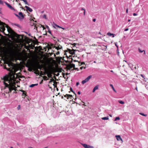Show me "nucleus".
<instances>
[{
    "label": "nucleus",
    "instance_id": "obj_1",
    "mask_svg": "<svg viewBox=\"0 0 148 148\" xmlns=\"http://www.w3.org/2000/svg\"><path fill=\"white\" fill-rule=\"evenodd\" d=\"M3 79L4 81H7L9 83V84H8L7 83H4L5 87L8 88V89L9 91L8 92V93L11 92L12 90H14L15 86L12 84H10V81L9 80L8 78H7L6 77H3Z\"/></svg>",
    "mask_w": 148,
    "mask_h": 148
},
{
    "label": "nucleus",
    "instance_id": "obj_2",
    "mask_svg": "<svg viewBox=\"0 0 148 148\" xmlns=\"http://www.w3.org/2000/svg\"><path fill=\"white\" fill-rule=\"evenodd\" d=\"M7 31L12 36H14L15 35V32L9 26H7Z\"/></svg>",
    "mask_w": 148,
    "mask_h": 148
},
{
    "label": "nucleus",
    "instance_id": "obj_3",
    "mask_svg": "<svg viewBox=\"0 0 148 148\" xmlns=\"http://www.w3.org/2000/svg\"><path fill=\"white\" fill-rule=\"evenodd\" d=\"M92 77V76L91 75H89L86 79L82 81V83L84 84L86 82H88Z\"/></svg>",
    "mask_w": 148,
    "mask_h": 148
},
{
    "label": "nucleus",
    "instance_id": "obj_4",
    "mask_svg": "<svg viewBox=\"0 0 148 148\" xmlns=\"http://www.w3.org/2000/svg\"><path fill=\"white\" fill-rule=\"evenodd\" d=\"M5 4L6 5L8 6V8H9L10 9H11V10H13L15 11V9L14 8L12 7L11 5H10L9 4L7 3V2H5Z\"/></svg>",
    "mask_w": 148,
    "mask_h": 148
},
{
    "label": "nucleus",
    "instance_id": "obj_5",
    "mask_svg": "<svg viewBox=\"0 0 148 148\" xmlns=\"http://www.w3.org/2000/svg\"><path fill=\"white\" fill-rule=\"evenodd\" d=\"M82 145L84 148H94V147L93 146L87 145L86 144H83Z\"/></svg>",
    "mask_w": 148,
    "mask_h": 148
},
{
    "label": "nucleus",
    "instance_id": "obj_6",
    "mask_svg": "<svg viewBox=\"0 0 148 148\" xmlns=\"http://www.w3.org/2000/svg\"><path fill=\"white\" fill-rule=\"evenodd\" d=\"M116 139L118 141H121V143H122L123 142V140L120 135H116L115 136Z\"/></svg>",
    "mask_w": 148,
    "mask_h": 148
},
{
    "label": "nucleus",
    "instance_id": "obj_7",
    "mask_svg": "<svg viewBox=\"0 0 148 148\" xmlns=\"http://www.w3.org/2000/svg\"><path fill=\"white\" fill-rule=\"evenodd\" d=\"M18 15L20 18H19L20 20H22L24 18V16L23 15L22 12H19L18 13Z\"/></svg>",
    "mask_w": 148,
    "mask_h": 148
},
{
    "label": "nucleus",
    "instance_id": "obj_8",
    "mask_svg": "<svg viewBox=\"0 0 148 148\" xmlns=\"http://www.w3.org/2000/svg\"><path fill=\"white\" fill-rule=\"evenodd\" d=\"M25 8L27 9V10L29 11V12H32L33 11L32 9V8L27 6H25Z\"/></svg>",
    "mask_w": 148,
    "mask_h": 148
},
{
    "label": "nucleus",
    "instance_id": "obj_9",
    "mask_svg": "<svg viewBox=\"0 0 148 148\" xmlns=\"http://www.w3.org/2000/svg\"><path fill=\"white\" fill-rule=\"evenodd\" d=\"M98 87H99V85H97L95 86L92 90V92H94L96 90L98 89Z\"/></svg>",
    "mask_w": 148,
    "mask_h": 148
},
{
    "label": "nucleus",
    "instance_id": "obj_10",
    "mask_svg": "<svg viewBox=\"0 0 148 148\" xmlns=\"http://www.w3.org/2000/svg\"><path fill=\"white\" fill-rule=\"evenodd\" d=\"M54 48H55L56 49H57V50H58L62 49V47L61 46L59 45L58 47H54Z\"/></svg>",
    "mask_w": 148,
    "mask_h": 148
},
{
    "label": "nucleus",
    "instance_id": "obj_11",
    "mask_svg": "<svg viewBox=\"0 0 148 148\" xmlns=\"http://www.w3.org/2000/svg\"><path fill=\"white\" fill-rule=\"evenodd\" d=\"M107 35H108L109 36H112V37L113 38L114 36V35L113 34H112L111 33H110V32H108L107 33Z\"/></svg>",
    "mask_w": 148,
    "mask_h": 148
},
{
    "label": "nucleus",
    "instance_id": "obj_12",
    "mask_svg": "<svg viewBox=\"0 0 148 148\" xmlns=\"http://www.w3.org/2000/svg\"><path fill=\"white\" fill-rule=\"evenodd\" d=\"M67 96V99H69V98L70 97H73V96L72 95H69V94H66V95L64 96L65 97H66Z\"/></svg>",
    "mask_w": 148,
    "mask_h": 148
},
{
    "label": "nucleus",
    "instance_id": "obj_13",
    "mask_svg": "<svg viewBox=\"0 0 148 148\" xmlns=\"http://www.w3.org/2000/svg\"><path fill=\"white\" fill-rule=\"evenodd\" d=\"M138 50L139 52L140 53H142V52H144V54H145V52L144 50L142 51L140 48H138Z\"/></svg>",
    "mask_w": 148,
    "mask_h": 148
},
{
    "label": "nucleus",
    "instance_id": "obj_14",
    "mask_svg": "<svg viewBox=\"0 0 148 148\" xmlns=\"http://www.w3.org/2000/svg\"><path fill=\"white\" fill-rule=\"evenodd\" d=\"M110 86L112 88V89L115 92H116V90L114 88V86L112 84H110Z\"/></svg>",
    "mask_w": 148,
    "mask_h": 148
},
{
    "label": "nucleus",
    "instance_id": "obj_15",
    "mask_svg": "<svg viewBox=\"0 0 148 148\" xmlns=\"http://www.w3.org/2000/svg\"><path fill=\"white\" fill-rule=\"evenodd\" d=\"M38 85V84H32L31 85H30L29 86V87H33L35 86H37Z\"/></svg>",
    "mask_w": 148,
    "mask_h": 148
},
{
    "label": "nucleus",
    "instance_id": "obj_16",
    "mask_svg": "<svg viewBox=\"0 0 148 148\" xmlns=\"http://www.w3.org/2000/svg\"><path fill=\"white\" fill-rule=\"evenodd\" d=\"M12 25L13 26H17L18 27L20 28V25L18 24H17L16 23H13L12 24Z\"/></svg>",
    "mask_w": 148,
    "mask_h": 148
},
{
    "label": "nucleus",
    "instance_id": "obj_17",
    "mask_svg": "<svg viewBox=\"0 0 148 148\" xmlns=\"http://www.w3.org/2000/svg\"><path fill=\"white\" fill-rule=\"evenodd\" d=\"M101 119L102 120H107L109 118L108 116L107 117H102L101 118Z\"/></svg>",
    "mask_w": 148,
    "mask_h": 148
},
{
    "label": "nucleus",
    "instance_id": "obj_18",
    "mask_svg": "<svg viewBox=\"0 0 148 148\" xmlns=\"http://www.w3.org/2000/svg\"><path fill=\"white\" fill-rule=\"evenodd\" d=\"M4 69H6L8 71H9L10 72H11V70L10 68H6L5 66H4Z\"/></svg>",
    "mask_w": 148,
    "mask_h": 148
},
{
    "label": "nucleus",
    "instance_id": "obj_19",
    "mask_svg": "<svg viewBox=\"0 0 148 148\" xmlns=\"http://www.w3.org/2000/svg\"><path fill=\"white\" fill-rule=\"evenodd\" d=\"M46 27L48 29V32H49L51 35L52 36V35L51 33V31L49 30V27L48 26H46Z\"/></svg>",
    "mask_w": 148,
    "mask_h": 148
},
{
    "label": "nucleus",
    "instance_id": "obj_20",
    "mask_svg": "<svg viewBox=\"0 0 148 148\" xmlns=\"http://www.w3.org/2000/svg\"><path fill=\"white\" fill-rule=\"evenodd\" d=\"M118 102L120 103L121 104H123L124 103V101L120 100H119Z\"/></svg>",
    "mask_w": 148,
    "mask_h": 148
},
{
    "label": "nucleus",
    "instance_id": "obj_21",
    "mask_svg": "<svg viewBox=\"0 0 148 148\" xmlns=\"http://www.w3.org/2000/svg\"><path fill=\"white\" fill-rule=\"evenodd\" d=\"M139 114L141 115H142L143 116H147V114H145L143 113H139Z\"/></svg>",
    "mask_w": 148,
    "mask_h": 148
},
{
    "label": "nucleus",
    "instance_id": "obj_22",
    "mask_svg": "<svg viewBox=\"0 0 148 148\" xmlns=\"http://www.w3.org/2000/svg\"><path fill=\"white\" fill-rule=\"evenodd\" d=\"M31 23H30V25L31 26H33V25H34L35 24L34 23H32L33 21H34L33 20H32V21L31 20Z\"/></svg>",
    "mask_w": 148,
    "mask_h": 148
},
{
    "label": "nucleus",
    "instance_id": "obj_23",
    "mask_svg": "<svg viewBox=\"0 0 148 148\" xmlns=\"http://www.w3.org/2000/svg\"><path fill=\"white\" fill-rule=\"evenodd\" d=\"M120 118L119 117H116L115 119V120H114V121H116V120H119L120 119Z\"/></svg>",
    "mask_w": 148,
    "mask_h": 148
},
{
    "label": "nucleus",
    "instance_id": "obj_24",
    "mask_svg": "<svg viewBox=\"0 0 148 148\" xmlns=\"http://www.w3.org/2000/svg\"><path fill=\"white\" fill-rule=\"evenodd\" d=\"M21 91L22 92H23V96H24L25 97V96L26 95V94L24 92V91L23 90H21Z\"/></svg>",
    "mask_w": 148,
    "mask_h": 148
},
{
    "label": "nucleus",
    "instance_id": "obj_25",
    "mask_svg": "<svg viewBox=\"0 0 148 148\" xmlns=\"http://www.w3.org/2000/svg\"><path fill=\"white\" fill-rule=\"evenodd\" d=\"M70 90H71V91L72 92H73L74 93V94H75L76 95V94L75 93V92L73 91V89H72V88L71 87L70 88Z\"/></svg>",
    "mask_w": 148,
    "mask_h": 148
},
{
    "label": "nucleus",
    "instance_id": "obj_26",
    "mask_svg": "<svg viewBox=\"0 0 148 148\" xmlns=\"http://www.w3.org/2000/svg\"><path fill=\"white\" fill-rule=\"evenodd\" d=\"M71 68H72V67H75V64H71Z\"/></svg>",
    "mask_w": 148,
    "mask_h": 148
},
{
    "label": "nucleus",
    "instance_id": "obj_27",
    "mask_svg": "<svg viewBox=\"0 0 148 148\" xmlns=\"http://www.w3.org/2000/svg\"><path fill=\"white\" fill-rule=\"evenodd\" d=\"M17 17H18V18L19 19V18H20L19 17V15H18L17 14H14Z\"/></svg>",
    "mask_w": 148,
    "mask_h": 148
},
{
    "label": "nucleus",
    "instance_id": "obj_28",
    "mask_svg": "<svg viewBox=\"0 0 148 148\" xmlns=\"http://www.w3.org/2000/svg\"><path fill=\"white\" fill-rule=\"evenodd\" d=\"M3 4V2L2 0H0V4Z\"/></svg>",
    "mask_w": 148,
    "mask_h": 148
},
{
    "label": "nucleus",
    "instance_id": "obj_29",
    "mask_svg": "<svg viewBox=\"0 0 148 148\" xmlns=\"http://www.w3.org/2000/svg\"><path fill=\"white\" fill-rule=\"evenodd\" d=\"M53 25L55 26L56 27H57V25L54 22L53 23Z\"/></svg>",
    "mask_w": 148,
    "mask_h": 148
},
{
    "label": "nucleus",
    "instance_id": "obj_30",
    "mask_svg": "<svg viewBox=\"0 0 148 148\" xmlns=\"http://www.w3.org/2000/svg\"><path fill=\"white\" fill-rule=\"evenodd\" d=\"M133 15L134 16H136L137 15V14L135 13H134Z\"/></svg>",
    "mask_w": 148,
    "mask_h": 148
},
{
    "label": "nucleus",
    "instance_id": "obj_31",
    "mask_svg": "<svg viewBox=\"0 0 148 148\" xmlns=\"http://www.w3.org/2000/svg\"><path fill=\"white\" fill-rule=\"evenodd\" d=\"M45 80H47L48 79L47 78V77L46 76H45Z\"/></svg>",
    "mask_w": 148,
    "mask_h": 148
},
{
    "label": "nucleus",
    "instance_id": "obj_32",
    "mask_svg": "<svg viewBox=\"0 0 148 148\" xmlns=\"http://www.w3.org/2000/svg\"><path fill=\"white\" fill-rule=\"evenodd\" d=\"M43 18H45V19H46V16L45 15H44L43 16Z\"/></svg>",
    "mask_w": 148,
    "mask_h": 148
},
{
    "label": "nucleus",
    "instance_id": "obj_33",
    "mask_svg": "<svg viewBox=\"0 0 148 148\" xmlns=\"http://www.w3.org/2000/svg\"><path fill=\"white\" fill-rule=\"evenodd\" d=\"M79 84V82H77L76 83V86H78V85Z\"/></svg>",
    "mask_w": 148,
    "mask_h": 148
},
{
    "label": "nucleus",
    "instance_id": "obj_34",
    "mask_svg": "<svg viewBox=\"0 0 148 148\" xmlns=\"http://www.w3.org/2000/svg\"><path fill=\"white\" fill-rule=\"evenodd\" d=\"M129 29L128 28H126V29H125V30H124V31H128Z\"/></svg>",
    "mask_w": 148,
    "mask_h": 148
},
{
    "label": "nucleus",
    "instance_id": "obj_35",
    "mask_svg": "<svg viewBox=\"0 0 148 148\" xmlns=\"http://www.w3.org/2000/svg\"><path fill=\"white\" fill-rule=\"evenodd\" d=\"M115 46H116V47H117V48H118V46L117 45V43H116L115 42Z\"/></svg>",
    "mask_w": 148,
    "mask_h": 148
},
{
    "label": "nucleus",
    "instance_id": "obj_36",
    "mask_svg": "<svg viewBox=\"0 0 148 148\" xmlns=\"http://www.w3.org/2000/svg\"><path fill=\"white\" fill-rule=\"evenodd\" d=\"M60 52L59 51H58L57 53H56V54L57 55H59L60 54Z\"/></svg>",
    "mask_w": 148,
    "mask_h": 148
},
{
    "label": "nucleus",
    "instance_id": "obj_37",
    "mask_svg": "<svg viewBox=\"0 0 148 148\" xmlns=\"http://www.w3.org/2000/svg\"><path fill=\"white\" fill-rule=\"evenodd\" d=\"M57 27H58L60 28H62V27H60V26H59V25H57Z\"/></svg>",
    "mask_w": 148,
    "mask_h": 148
},
{
    "label": "nucleus",
    "instance_id": "obj_38",
    "mask_svg": "<svg viewBox=\"0 0 148 148\" xmlns=\"http://www.w3.org/2000/svg\"><path fill=\"white\" fill-rule=\"evenodd\" d=\"M128 9L127 8V9L126 10V12L127 13H128Z\"/></svg>",
    "mask_w": 148,
    "mask_h": 148
},
{
    "label": "nucleus",
    "instance_id": "obj_39",
    "mask_svg": "<svg viewBox=\"0 0 148 148\" xmlns=\"http://www.w3.org/2000/svg\"><path fill=\"white\" fill-rule=\"evenodd\" d=\"M17 108H18V110H19L20 109V105L18 106V107H17Z\"/></svg>",
    "mask_w": 148,
    "mask_h": 148
},
{
    "label": "nucleus",
    "instance_id": "obj_40",
    "mask_svg": "<svg viewBox=\"0 0 148 148\" xmlns=\"http://www.w3.org/2000/svg\"><path fill=\"white\" fill-rule=\"evenodd\" d=\"M84 15H85V10H84Z\"/></svg>",
    "mask_w": 148,
    "mask_h": 148
},
{
    "label": "nucleus",
    "instance_id": "obj_41",
    "mask_svg": "<svg viewBox=\"0 0 148 148\" xmlns=\"http://www.w3.org/2000/svg\"><path fill=\"white\" fill-rule=\"evenodd\" d=\"M96 21V19H93V21L94 22H95Z\"/></svg>",
    "mask_w": 148,
    "mask_h": 148
},
{
    "label": "nucleus",
    "instance_id": "obj_42",
    "mask_svg": "<svg viewBox=\"0 0 148 148\" xmlns=\"http://www.w3.org/2000/svg\"><path fill=\"white\" fill-rule=\"evenodd\" d=\"M78 94L79 95H80V91H78Z\"/></svg>",
    "mask_w": 148,
    "mask_h": 148
},
{
    "label": "nucleus",
    "instance_id": "obj_43",
    "mask_svg": "<svg viewBox=\"0 0 148 148\" xmlns=\"http://www.w3.org/2000/svg\"><path fill=\"white\" fill-rule=\"evenodd\" d=\"M81 10H84H84H85L84 8H82L81 9Z\"/></svg>",
    "mask_w": 148,
    "mask_h": 148
},
{
    "label": "nucleus",
    "instance_id": "obj_44",
    "mask_svg": "<svg viewBox=\"0 0 148 148\" xmlns=\"http://www.w3.org/2000/svg\"><path fill=\"white\" fill-rule=\"evenodd\" d=\"M7 64H8V66H10V65H10V64H9V63H7Z\"/></svg>",
    "mask_w": 148,
    "mask_h": 148
},
{
    "label": "nucleus",
    "instance_id": "obj_45",
    "mask_svg": "<svg viewBox=\"0 0 148 148\" xmlns=\"http://www.w3.org/2000/svg\"><path fill=\"white\" fill-rule=\"evenodd\" d=\"M141 76L143 78H144V76L143 75H141Z\"/></svg>",
    "mask_w": 148,
    "mask_h": 148
},
{
    "label": "nucleus",
    "instance_id": "obj_46",
    "mask_svg": "<svg viewBox=\"0 0 148 148\" xmlns=\"http://www.w3.org/2000/svg\"><path fill=\"white\" fill-rule=\"evenodd\" d=\"M135 89L137 91L138 90H137V87H136L135 88Z\"/></svg>",
    "mask_w": 148,
    "mask_h": 148
},
{
    "label": "nucleus",
    "instance_id": "obj_47",
    "mask_svg": "<svg viewBox=\"0 0 148 148\" xmlns=\"http://www.w3.org/2000/svg\"><path fill=\"white\" fill-rule=\"evenodd\" d=\"M85 64V63L84 62H82V64Z\"/></svg>",
    "mask_w": 148,
    "mask_h": 148
},
{
    "label": "nucleus",
    "instance_id": "obj_48",
    "mask_svg": "<svg viewBox=\"0 0 148 148\" xmlns=\"http://www.w3.org/2000/svg\"><path fill=\"white\" fill-rule=\"evenodd\" d=\"M61 28L63 29L64 30L65 29V28H63V27H62V28Z\"/></svg>",
    "mask_w": 148,
    "mask_h": 148
},
{
    "label": "nucleus",
    "instance_id": "obj_49",
    "mask_svg": "<svg viewBox=\"0 0 148 148\" xmlns=\"http://www.w3.org/2000/svg\"><path fill=\"white\" fill-rule=\"evenodd\" d=\"M144 78V80L145 81H146V79L145 78Z\"/></svg>",
    "mask_w": 148,
    "mask_h": 148
},
{
    "label": "nucleus",
    "instance_id": "obj_50",
    "mask_svg": "<svg viewBox=\"0 0 148 148\" xmlns=\"http://www.w3.org/2000/svg\"><path fill=\"white\" fill-rule=\"evenodd\" d=\"M131 20L130 19H128V22H130V21Z\"/></svg>",
    "mask_w": 148,
    "mask_h": 148
},
{
    "label": "nucleus",
    "instance_id": "obj_51",
    "mask_svg": "<svg viewBox=\"0 0 148 148\" xmlns=\"http://www.w3.org/2000/svg\"><path fill=\"white\" fill-rule=\"evenodd\" d=\"M99 34H101V32H99Z\"/></svg>",
    "mask_w": 148,
    "mask_h": 148
},
{
    "label": "nucleus",
    "instance_id": "obj_52",
    "mask_svg": "<svg viewBox=\"0 0 148 148\" xmlns=\"http://www.w3.org/2000/svg\"><path fill=\"white\" fill-rule=\"evenodd\" d=\"M1 9L0 8V14L1 13Z\"/></svg>",
    "mask_w": 148,
    "mask_h": 148
},
{
    "label": "nucleus",
    "instance_id": "obj_53",
    "mask_svg": "<svg viewBox=\"0 0 148 148\" xmlns=\"http://www.w3.org/2000/svg\"><path fill=\"white\" fill-rule=\"evenodd\" d=\"M77 60H74V62H77Z\"/></svg>",
    "mask_w": 148,
    "mask_h": 148
},
{
    "label": "nucleus",
    "instance_id": "obj_54",
    "mask_svg": "<svg viewBox=\"0 0 148 148\" xmlns=\"http://www.w3.org/2000/svg\"><path fill=\"white\" fill-rule=\"evenodd\" d=\"M110 72H113V71L112 70H111L110 71Z\"/></svg>",
    "mask_w": 148,
    "mask_h": 148
},
{
    "label": "nucleus",
    "instance_id": "obj_55",
    "mask_svg": "<svg viewBox=\"0 0 148 148\" xmlns=\"http://www.w3.org/2000/svg\"><path fill=\"white\" fill-rule=\"evenodd\" d=\"M82 68H83V67H80V69H82Z\"/></svg>",
    "mask_w": 148,
    "mask_h": 148
},
{
    "label": "nucleus",
    "instance_id": "obj_56",
    "mask_svg": "<svg viewBox=\"0 0 148 148\" xmlns=\"http://www.w3.org/2000/svg\"><path fill=\"white\" fill-rule=\"evenodd\" d=\"M93 62L94 63H96V62L95 61H94Z\"/></svg>",
    "mask_w": 148,
    "mask_h": 148
},
{
    "label": "nucleus",
    "instance_id": "obj_57",
    "mask_svg": "<svg viewBox=\"0 0 148 148\" xmlns=\"http://www.w3.org/2000/svg\"><path fill=\"white\" fill-rule=\"evenodd\" d=\"M19 5H21V3H19Z\"/></svg>",
    "mask_w": 148,
    "mask_h": 148
},
{
    "label": "nucleus",
    "instance_id": "obj_58",
    "mask_svg": "<svg viewBox=\"0 0 148 148\" xmlns=\"http://www.w3.org/2000/svg\"><path fill=\"white\" fill-rule=\"evenodd\" d=\"M42 81L43 80H42V81L40 82V84H41V83L42 82Z\"/></svg>",
    "mask_w": 148,
    "mask_h": 148
},
{
    "label": "nucleus",
    "instance_id": "obj_59",
    "mask_svg": "<svg viewBox=\"0 0 148 148\" xmlns=\"http://www.w3.org/2000/svg\"><path fill=\"white\" fill-rule=\"evenodd\" d=\"M10 148H13L12 147H10Z\"/></svg>",
    "mask_w": 148,
    "mask_h": 148
},
{
    "label": "nucleus",
    "instance_id": "obj_60",
    "mask_svg": "<svg viewBox=\"0 0 148 148\" xmlns=\"http://www.w3.org/2000/svg\"><path fill=\"white\" fill-rule=\"evenodd\" d=\"M29 148H33V147H29Z\"/></svg>",
    "mask_w": 148,
    "mask_h": 148
},
{
    "label": "nucleus",
    "instance_id": "obj_61",
    "mask_svg": "<svg viewBox=\"0 0 148 148\" xmlns=\"http://www.w3.org/2000/svg\"><path fill=\"white\" fill-rule=\"evenodd\" d=\"M53 38H55V37L54 36H53Z\"/></svg>",
    "mask_w": 148,
    "mask_h": 148
},
{
    "label": "nucleus",
    "instance_id": "obj_62",
    "mask_svg": "<svg viewBox=\"0 0 148 148\" xmlns=\"http://www.w3.org/2000/svg\"><path fill=\"white\" fill-rule=\"evenodd\" d=\"M106 49L107 48V47L106 46Z\"/></svg>",
    "mask_w": 148,
    "mask_h": 148
},
{
    "label": "nucleus",
    "instance_id": "obj_63",
    "mask_svg": "<svg viewBox=\"0 0 148 148\" xmlns=\"http://www.w3.org/2000/svg\"><path fill=\"white\" fill-rule=\"evenodd\" d=\"M58 90V88H57V90Z\"/></svg>",
    "mask_w": 148,
    "mask_h": 148
},
{
    "label": "nucleus",
    "instance_id": "obj_64",
    "mask_svg": "<svg viewBox=\"0 0 148 148\" xmlns=\"http://www.w3.org/2000/svg\"><path fill=\"white\" fill-rule=\"evenodd\" d=\"M29 36H30V35L29 34Z\"/></svg>",
    "mask_w": 148,
    "mask_h": 148
}]
</instances>
